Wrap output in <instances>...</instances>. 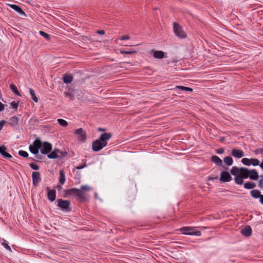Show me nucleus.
<instances>
[{"instance_id": "f257e3e1", "label": "nucleus", "mask_w": 263, "mask_h": 263, "mask_svg": "<svg viewBox=\"0 0 263 263\" xmlns=\"http://www.w3.org/2000/svg\"><path fill=\"white\" fill-rule=\"evenodd\" d=\"M92 188L88 185H83L80 189L73 188L67 191V194L76 196L80 200L83 201L87 198L86 192L91 190Z\"/></svg>"}, {"instance_id": "f03ea898", "label": "nucleus", "mask_w": 263, "mask_h": 263, "mask_svg": "<svg viewBox=\"0 0 263 263\" xmlns=\"http://www.w3.org/2000/svg\"><path fill=\"white\" fill-rule=\"evenodd\" d=\"M111 137L110 133L101 134L99 139L92 142V149L94 152H98L105 147L107 144V141Z\"/></svg>"}, {"instance_id": "7ed1b4c3", "label": "nucleus", "mask_w": 263, "mask_h": 263, "mask_svg": "<svg viewBox=\"0 0 263 263\" xmlns=\"http://www.w3.org/2000/svg\"><path fill=\"white\" fill-rule=\"evenodd\" d=\"M250 170L246 167L239 168L236 166H233L231 170V173L233 175H239L243 179L249 177Z\"/></svg>"}, {"instance_id": "20e7f679", "label": "nucleus", "mask_w": 263, "mask_h": 263, "mask_svg": "<svg viewBox=\"0 0 263 263\" xmlns=\"http://www.w3.org/2000/svg\"><path fill=\"white\" fill-rule=\"evenodd\" d=\"M173 32L175 35L180 39L186 38L187 35L183 30L182 27L177 23L174 22L173 24Z\"/></svg>"}, {"instance_id": "39448f33", "label": "nucleus", "mask_w": 263, "mask_h": 263, "mask_svg": "<svg viewBox=\"0 0 263 263\" xmlns=\"http://www.w3.org/2000/svg\"><path fill=\"white\" fill-rule=\"evenodd\" d=\"M181 233L184 235H195L199 236L201 233L199 231L195 230L193 227H183L180 229Z\"/></svg>"}, {"instance_id": "423d86ee", "label": "nucleus", "mask_w": 263, "mask_h": 263, "mask_svg": "<svg viewBox=\"0 0 263 263\" xmlns=\"http://www.w3.org/2000/svg\"><path fill=\"white\" fill-rule=\"evenodd\" d=\"M42 146V142L39 139H36L33 143L29 146V150L31 153L36 155L39 153V149Z\"/></svg>"}, {"instance_id": "0eeeda50", "label": "nucleus", "mask_w": 263, "mask_h": 263, "mask_svg": "<svg viewBox=\"0 0 263 263\" xmlns=\"http://www.w3.org/2000/svg\"><path fill=\"white\" fill-rule=\"evenodd\" d=\"M41 153L44 155L48 154L52 150V145L47 142L42 143V146L40 147Z\"/></svg>"}, {"instance_id": "6e6552de", "label": "nucleus", "mask_w": 263, "mask_h": 263, "mask_svg": "<svg viewBox=\"0 0 263 263\" xmlns=\"http://www.w3.org/2000/svg\"><path fill=\"white\" fill-rule=\"evenodd\" d=\"M74 134L78 136L79 141L82 142H85L86 139V132L83 128H80L74 130Z\"/></svg>"}, {"instance_id": "1a4fd4ad", "label": "nucleus", "mask_w": 263, "mask_h": 263, "mask_svg": "<svg viewBox=\"0 0 263 263\" xmlns=\"http://www.w3.org/2000/svg\"><path fill=\"white\" fill-rule=\"evenodd\" d=\"M32 183L34 186L38 185L39 182L41 181V175L39 172H33L32 174Z\"/></svg>"}, {"instance_id": "9d476101", "label": "nucleus", "mask_w": 263, "mask_h": 263, "mask_svg": "<svg viewBox=\"0 0 263 263\" xmlns=\"http://www.w3.org/2000/svg\"><path fill=\"white\" fill-rule=\"evenodd\" d=\"M232 180V177L228 172L223 171L221 173L220 180L222 182H229Z\"/></svg>"}, {"instance_id": "9b49d317", "label": "nucleus", "mask_w": 263, "mask_h": 263, "mask_svg": "<svg viewBox=\"0 0 263 263\" xmlns=\"http://www.w3.org/2000/svg\"><path fill=\"white\" fill-rule=\"evenodd\" d=\"M150 53H153V56L155 59H162L165 58V53L161 50H156L152 49L151 50Z\"/></svg>"}, {"instance_id": "f8f14e48", "label": "nucleus", "mask_w": 263, "mask_h": 263, "mask_svg": "<svg viewBox=\"0 0 263 263\" xmlns=\"http://www.w3.org/2000/svg\"><path fill=\"white\" fill-rule=\"evenodd\" d=\"M70 205V202L68 200L60 199L58 200V206L62 210H67Z\"/></svg>"}, {"instance_id": "ddd939ff", "label": "nucleus", "mask_w": 263, "mask_h": 263, "mask_svg": "<svg viewBox=\"0 0 263 263\" xmlns=\"http://www.w3.org/2000/svg\"><path fill=\"white\" fill-rule=\"evenodd\" d=\"M9 6L11 8L17 12L20 15L26 16L25 13L20 6L14 4H9Z\"/></svg>"}, {"instance_id": "4468645a", "label": "nucleus", "mask_w": 263, "mask_h": 263, "mask_svg": "<svg viewBox=\"0 0 263 263\" xmlns=\"http://www.w3.org/2000/svg\"><path fill=\"white\" fill-rule=\"evenodd\" d=\"M231 155L237 158H241L244 156V153L238 149H233L232 150Z\"/></svg>"}, {"instance_id": "2eb2a0df", "label": "nucleus", "mask_w": 263, "mask_h": 263, "mask_svg": "<svg viewBox=\"0 0 263 263\" xmlns=\"http://www.w3.org/2000/svg\"><path fill=\"white\" fill-rule=\"evenodd\" d=\"M56 191L55 190L52 189L48 190L47 193V198L50 201L52 202L55 199Z\"/></svg>"}, {"instance_id": "dca6fc26", "label": "nucleus", "mask_w": 263, "mask_h": 263, "mask_svg": "<svg viewBox=\"0 0 263 263\" xmlns=\"http://www.w3.org/2000/svg\"><path fill=\"white\" fill-rule=\"evenodd\" d=\"M241 233L245 236H250L252 234V229L250 226H246L241 230Z\"/></svg>"}, {"instance_id": "f3484780", "label": "nucleus", "mask_w": 263, "mask_h": 263, "mask_svg": "<svg viewBox=\"0 0 263 263\" xmlns=\"http://www.w3.org/2000/svg\"><path fill=\"white\" fill-rule=\"evenodd\" d=\"M211 161L218 166H221L222 165L223 163L222 160L217 156H213L211 157Z\"/></svg>"}, {"instance_id": "a211bd4d", "label": "nucleus", "mask_w": 263, "mask_h": 263, "mask_svg": "<svg viewBox=\"0 0 263 263\" xmlns=\"http://www.w3.org/2000/svg\"><path fill=\"white\" fill-rule=\"evenodd\" d=\"M7 148L4 146H0V154L4 157L10 158L12 157L11 155L8 154L7 152Z\"/></svg>"}, {"instance_id": "6ab92c4d", "label": "nucleus", "mask_w": 263, "mask_h": 263, "mask_svg": "<svg viewBox=\"0 0 263 263\" xmlns=\"http://www.w3.org/2000/svg\"><path fill=\"white\" fill-rule=\"evenodd\" d=\"M249 177L251 180H257L258 177V172L254 169L250 170Z\"/></svg>"}, {"instance_id": "aec40b11", "label": "nucleus", "mask_w": 263, "mask_h": 263, "mask_svg": "<svg viewBox=\"0 0 263 263\" xmlns=\"http://www.w3.org/2000/svg\"><path fill=\"white\" fill-rule=\"evenodd\" d=\"M63 82L65 84L70 83L73 80V77L71 74H65L63 76Z\"/></svg>"}, {"instance_id": "412c9836", "label": "nucleus", "mask_w": 263, "mask_h": 263, "mask_svg": "<svg viewBox=\"0 0 263 263\" xmlns=\"http://www.w3.org/2000/svg\"><path fill=\"white\" fill-rule=\"evenodd\" d=\"M60 153V152L58 149H54L53 152L51 153H49L48 155V157L50 159H55L58 157L59 154Z\"/></svg>"}, {"instance_id": "4be33fe9", "label": "nucleus", "mask_w": 263, "mask_h": 263, "mask_svg": "<svg viewBox=\"0 0 263 263\" xmlns=\"http://www.w3.org/2000/svg\"><path fill=\"white\" fill-rule=\"evenodd\" d=\"M224 163L228 166H231L233 163V159L230 156H227L223 159Z\"/></svg>"}, {"instance_id": "5701e85b", "label": "nucleus", "mask_w": 263, "mask_h": 263, "mask_svg": "<svg viewBox=\"0 0 263 263\" xmlns=\"http://www.w3.org/2000/svg\"><path fill=\"white\" fill-rule=\"evenodd\" d=\"M175 89L177 90L186 91L190 92H192L193 90V89L190 87H185L183 86H176Z\"/></svg>"}, {"instance_id": "b1692460", "label": "nucleus", "mask_w": 263, "mask_h": 263, "mask_svg": "<svg viewBox=\"0 0 263 263\" xmlns=\"http://www.w3.org/2000/svg\"><path fill=\"white\" fill-rule=\"evenodd\" d=\"M18 118L16 116H12L9 120V123L12 125L15 126L18 123Z\"/></svg>"}, {"instance_id": "393cba45", "label": "nucleus", "mask_w": 263, "mask_h": 263, "mask_svg": "<svg viewBox=\"0 0 263 263\" xmlns=\"http://www.w3.org/2000/svg\"><path fill=\"white\" fill-rule=\"evenodd\" d=\"M59 182L61 184H63L65 182V175L63 170L60 171Z\"/></svg>"}, {"instance_id": "a878e982", "label": "nucleus", "mask_w": 263, "mask_h": 263, "mask_svg": "<svg viewBox=\"0 0 263 263\" xmlns=\"http://www.w3.org/2000/svg\"><path fill=\"white\" fill-rule=\"evenodd\" d=\"M251 196L254 198H260V197L261 196V195H260V192L257 190H252L251 192Z\"/></svg>"}, {"instance_id": "bb28decb", "label": "nucleus", "mask_w": 263, "mask_h": 263, "mask_svg": "<svg viewBox=\"0 0 263 263\" xmlns=\"http://www.w3.org/2000/svg\"><path fill=\"white\" fill-rule=\"evenodd\" d=\"M256 186V184L252 182H247L244 184V187L246 189H252Z\"/></svg>"}, {"instance_id": "cd10ccee", "label": "nucleus", "mask_w": 263, "mask_h": 263, "mask_svg": "<svg viewBox=\"0 0 263 263\" xmlns=\"http://www.w3.org/2000/svg\"><path fill=\"white\" fill-rule=\"evenodd\" d=\"M10 88L11 90L13 92V93L16 95V96H21V94L20 93L17 88V87L14 85V84H11L10 85Z\"/></svg>"}, {"instance_id": "c85d7f7f", "label": "nucleus", "mask_w": 263, "mask_h": 263, "mask_svg": "<svg viewBox=\"0 0 263 263\" xmlns=\"http://www.w3.org/2000/svg\"><path fill=\"white\" fill-rule=\"evenodd\" d=\"M235 177L234 178L235 181L237 184H243V178L241 177L239 175H235Z\"/></svg>"}, {"instance_id": "c756f323", "label": "nucleus", "mask_w": 263, "mask_h": 263, "mask_svg": "<svg viewBox=\"0 0 263 263\" xmlns=\"http://www.w3.org/2000/svg\"><path fill=\"white\" fill-rule=\"evenodd\" d=\"M29 93L31 96V99L35 102H38V98L36 97L35 91L32 88L29 89Z\"/></svg>"}, {"instance_id": "7c9ffc66", "label": "nucleus", "mask_w": 263, "mask_h": 263, "mask_svg": "<svg viewBox=\"0 0 263 263\" xmlns=\"http://www.w3.org/2000/svg\"><path fill=\"white\" fill-rule=\"evenodd\" d=\"M120 53L123 54H133L134 53H137V51L135 50H121L120 51Z\"/></svg>"}, {"instance_id": "2f4dec72", "label": "nucleus", "mask_w": 263, "mask_h": 263, "mask_svg": "<svg viewBox=\"0 0 263 263\" xmlns=\"http://www.w3.org/2000/svg\"><path fill=\"white\" fill-rule=\"evenodd\" d=\"M39 34L41 36H42L43 37L45 38L47 41H49L50 40V35L49 34H48V33H47L43 31H40Z\"/></svg>"}, {"instance_id": "473e14b6", "label": "nucleus", "mask_w": 263, "mask_h": 263, "mask_svg": "<svg viewBox=\"0 0 263 263\" xmlns=\"http://www.w3.org/2000/svg\"><path fill=\"white\" fill-rule=\"evenodd\" d=\"M251 159L244 158L241 159V162L246 165L250 166L251 165Z\"/></svg>"}, {"instance_id": "72a5a7b5", "label": "nucleus", "mask_w": 263, "mask_h": 263, "mask_svg": "<svg viewBox=\"0 0 263 263\" xmlns=\"http://www.w3.org/2000/svg\"><path fill=\"white\" fill-rule=\"evenodd\" d=\"M251 165L253 166H257L259 164V161L257 159L251 158Z\"/></svg>"}, {"instance_id": "f704fd0d", "label": "nucleus", "mask_w": 263, "mask_h": 263, "mask_svg": "<svg viewBox=\"0 0 263 263\" xmlns=\"http://www.w3.org/2000/svg\"><path fill=\"white\" fill-rule=\"evenodd\" d=\"M57 121H58L59 124L60 125H61L62 126L65 127V126H66L68 124L67 122L65 120H63L62 119H58Z\"/></svg>"}, {"instance_id": "c9c22d12", "label": "nucleus", "mask_w": 263, "mask_h": 263, "mask_svg": "<svg viewBox=\"0 0 263 263\" xmlns=\"http://www.w3.org/2000/svg\"><path fill=\"white\" fill-rule=\"evenodd\" d=\"M10 105L12 108L16 110L18 106V102L16 101H12L10 103Z\"/></svg>"}, {"instance_id": "e433bc0d", "label": "nucleus", "mask_w": 263, "mask_h": 263, "mask_svg": "<svg viewBox=\"0 0 263 263\" xmlns=\"http://www.w3.org/2000/svg\"><path fill=\"white\" fill-rule=\"evenodd\" d=\"M18 154L22 156V157H27L28 156V154L27 153V152H26V151H22V150H21L18 152Z\"/></svg>"}, {"instance_id": "4c0bfd02", "label": "nucleus", "mask_w": 263, "mask_h": 263, "mask_svg": "<svg viewBox=\"0 0 263 263\" xmlns=\"http://www.w3.org/2000/svg\"><path fill=\"white\" fill-rule=\"evenodd\" d=\"M30 166L32 169L34 170H37L39 168V166L35 163H31Z\"/></svg>"}, {"instance_id": "58836bf2", "label": "nucleus", "mask_w": 263, "mask_h": 263, "mask_svg": "<svg viewBox=\"0 0 263 263\" xmlns=\"http://www.w3.org/2000/svg\"><path fill=\"white\" fill-rule=\"evenodd\" d=\"M129 39H130L129 36L124 35H123L121 37H120L119 39L120 40L123 41V40H129Z\"/></svg>"}, {"instance_id": "ea45409f", "label": "nucleus", "mask_w": 263, "mask_h": 263, "mask_svg": "<svg viewBox=\"0 0 263 263\" xmlns=\"http://www.w3.org/2000/svg\"><path fill=\"white\" fill-rule=\"evenodd\" d=\"M258 186L260 188H263V178L259 180Z\"/></svg>"}, {"instance_id": "a19ab883", "label": "nucleus", "mask_w": 263, "mask_h": 263, "mask_svg": "<svg viewBox=\"0 0 263 263\" xmlns=\"http://www.w3.org/2000/svg\"><path fill=\"white\" fill-rule=\"evenodd\" d=\"M5 105L0 102V111L4 110Z\"/></svg>"}, {"instance_id": "79ce46f5", "label": "nucleus", "mask_w": 263, "mask_h": 263, "mask_svg": "<svg viewBox=\"0 0 263 263\" xmlns=\"http://www.w3.org/2000/svg\"><path fill=\"white\" fill-rule=\"evenodd\" d=\"M216 152L217 154H222L224 152V150L223 148H220V149H217L216 151Z\"/></svg>"}, {"instance_id": "37998d69", "label": "nucleus", "mask_w": 263, "mask_h": 263, "mask_svg": "<svg viewBox=\"0 0 263 263\" xmlns=\"http://www.w3.org/2000/svg\"><path fill=\"white\" fill-rule=\"evenodd\" d=\"M5 123V121L4 120L0 121V130L3 128Z\"/></svg>"}, {"instance_id": "c03bdc74", "label": "nucleus", "mask_w": 263, "mask_h": 263, "mask_svg": "<svg viewBox=\"0 0 263 263\" xmlns=\"http://www.w3.org/2000/svg\"><path fill=\"white\" fill-rule=\"evenodd\" d=\"M97 32L98 34H102V35L104 34L105 33V31L103 30H98Z\"/></svg>"}, {"instance_id": "a18cd8bd", "label": "nucleus", "mask_w": 263, "mask_h": 263, "mask_svg": "<svg viewBox=\"0 0 263 263\" xmlns=\"http://www.w3.org/2000/svg\"><path fill=\"white\" fill-rule=\"evenodd\" d=\"M85 166H86L85 164L83 166H78L76 167V168L78 170H81V169L83 168L84 167H85Z\"/></svg>"}, {"instance_id": "49530a36", "label": "nucleus", "mask_w": 263, "mask_h": 263, "mask_svg": "<svg viewBox=\"0 0 263 263\" xmlns=\"http://www.w3.org/2000/svg\"><path fill=\"white\" fill-rule=\"evenodd\" d=\"M217 179H218V177L216 176L215 177H209V180H213Z\"/></svg>"}, {"instance_id": "de8ad7c7", "label": "nucleus", "mask_w": 263, "mask_h": 263, "mask_svg": "<svg viewBox=\"0 0 263 263\" xmlns=\"http://www.w3.org/2000/svg\"><path fill=\"white\" fill-rule=\"evenodd\" d=\"M260 202L263 204V195H261V197H260Z\"/></svg>"}, {"instance_id": "09e8293b", "label": "nucleus", "mask_w": 263, "mask_h": 263, "mask_svg": "<svg viewBox=\"0 0 263 263\" xmlns=\"http://www.w3.org/2000/svg\"><path fill=\"white\" fill-rule=\"evenodd\" d=\"M261 168L263 170V160L261 161V162L260 164H259Z\"/></svg>"}, {"instance_id": "8fccbe9b", "label": "nucleus", "mask_w": 263, "mask_h": 263, "mask_svg": "<svg viewBox=\"0 0 263 263\" xmlns=\"http://www.w3.org/2000/svg\"><path fill=\"white\" fill-rule=\"evenodd\" d=\"M99 131H102V132H104L105 130V129L104 128H99L98 129Z\"/></svg>"}, {"instance_id": "3c124183", "label": "nucleus", "mask_w": 263, "mask_h": 263, "mask_svg": "<svg viewBox=\"0 0 263 263\" xmlns=\"http://www.w3.org/2000/svg\"><path fill=\"white\" fill-rule=\"evenodd\" d=\"M97 196H98V195H97V193H96L95 195V198H97Z\"/></svg>"}, {"instance_id": "603ef678", "label": "nucleus", "mask_w": 263, "mask_h": 263, "mask_svg": "<svg viewBox=\"0 0 263 263\" xmlns=\"http://www.w3.org/2000/svg\"><path fill=\"white\" fill-rule=\"evenodd\" d=\"M261 151L263 152V149Z\"/></svg>"}]
</instances>
